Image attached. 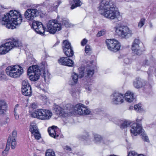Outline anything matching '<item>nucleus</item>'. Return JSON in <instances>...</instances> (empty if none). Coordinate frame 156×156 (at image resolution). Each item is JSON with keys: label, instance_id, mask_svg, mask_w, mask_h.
I'll return each instance as SVG.
<instances>
[{"label": "nucleus", "instance_id": "59", "mask_svg": "<svg viewBox=\"0 0 156 156\" xmlns=\"http://www.w3.org/2000/svg\"><path fill=\"white\" fill-rule=\"evenodd\" d=\"M59 17H60L59 16H58L57 17V19H59Z\"/></svg>", "mask_w": 156, "mask_h": 156}, {"label": "nucleus", "instance_id": "24", "mask_svg": "<svg viewBox=\"0 0 156 156\" xmlns=\"http://www.w3.org/2000/svg\"><path fill=\"white\" fill-rule=\"evenodd\" d=\"M69 3L72 4L71 9H73L77 7L80 6L83 4V3L80 0H70Z\"/></svg>", "mask_w": 156, "mask_h": 156}, {"label": "nucleus", "instance_id": "35", "mask_svg": "<svg viewBox=\"0 0 156 156\" xmlns=\"http://www.w3.org/2000/svg\"><path fill=\"white\" fill-rule=\"evenodd\" d=\"M81 112H83V114L81 115H85L89 114L90 113V110L87 108L86 106L83 104V106H82Z\"/></svg>", "mask_w": 156, "mask_h": 156}, {"label": "nucleus", "instance_id": "27", "mask_svg": "<svg viewBox=\"0 0 156 156\" xmlns=\"http://www.w3.org/2000/svg\"><path fill=\"white\" fill-rule=\"evenodd\" d=\"M41 74L42 75V77L44 78V80L46 82H48L50 79V74L48 72L45 70H41Z\"/></svg>", "mask_w": 156, "mask_h": 156}, {"label": "nucleus", "instance_id": "1", "mask_svg": "<svg viewBox=\"0 0 156 156\" xmlns=\"http://www.w3.org/2000/svg\"><path fill=\"white\" fill-rule=\"evenodd\" d=\"M22 16L20 13L16 10H10L2 18V23L9 29H13L16 26L20 25L22 22Z\"/></svg>", "mask_w": 156, "mask_h": 156}, {"label": "nucleus", "instance_id": "52", "mask_svg": "<svg viewBox=\"0 0 156 156\" xmlns=\"http://www.w3.org/2000/svg\"><path fill=\"white\" fill-rule=\"evenodd\" d=\"M149 26L150 28H152L153 27V26L151 22H150L149 23Z\"/></svg>", "mask_w": 156, "mask_h": 156}, {"label": "nucleus", "instance_id": "11", "mask_svg": "<svg viewBox=\"0 0 156 156\" xmlns=\"http://www.w3.org/2000/svg\"><path fill=\"white\" fill-rule=\"evenodd\" d=\"M110 97L113 104L120 105L124 101V95L119 92H114Z\"/></svg>", "mask_w": 156, "mask_h": 156}, {"label": "nucleus", "instance_id": "36", "mask_svg": "<svg viewBox=\"0 0 156 156\" xmlns=\"http://www.w3.org/2000/svg\"><path fill=\"white\" fill-rule=\"evenodd\" d=\"M131 122L129 121L125 120L122 122L120 126V128L122 129L126 128L131 124Z\"/></svg>", "mask_w": 156, "mask_h": 156}, {"label": "nucleus", "instance_id": "19", "mask_svg": "<svg viewBox=\"0 0 156 156\" xmlns=\"http://www.w3.org/2000/svg\"><path fill=\"white\" fill-rule=\"evenodd\" d=\"M48 131L49 135L54 138H57L61 133L60 130L57 127L54 126L48 128Z\"/></svg>", "mask_w": 156, "mask_h": 156}, {"label": "nucleus", "instance_id": "22", "mask_svg": "<svg viewBox=\"0 0 156 156\" xmlns=\"http://www.w3.org/2000/svg\"><path fill=\"white\" fill-rule=\"evenodd\" d=\"M146 84V81L140 78H136L133 83L134 87L137 89L145 86Z\"/></svg>", "mask_w": 156, "mask_h": 156}, {"label": "nucleus", "instance_id": "8", "mask_svg": "<svg viewBox=\"0 0 156 156\" xmlns=\"http://www.w3.org/2000/svg\"><path fill=\"white\" fill-rule=\"evenodd\" d=\"M116 34L123 38H128L131 36L133 33L131 30L126 26H116L114 28Z\"/></svg>", "mask_w": 156, "mask_h": 156}, {"label": "nucleus", "instance_id": "21", "mask_svg": "<svg viewBox=\"0 0 156 156\" xmlns=\"http://www.w3.org/2000/svg\"><path fill=\"white\" fill-rule=\"evenodd\" d=\"M54 110L57 114L62 116L64 117H66L68 116V113L72 112L70 110L69 112H66L62 108L60 107L58 105H55L53 107Z\"/></svg>", "mask_w": 156, "mask_h": 156}, {"label": "nucleus", "instance_id": "38", "mask_svg": "<svg viewBox=\"0 0 156 156\" xmlns=\"http://www.w3.org/2000/svg\"><path fill=\"white\" fill-rule=\"evenodd\" d=\"M45 156H55V152L52 149H48L46 152Z\"/></svg>", "mask_w": 156, "mask_h": 156}, {"label": "nucleus", "instance_id": "25", "mask_svg": "<svg viewBox=\"0 0 156 156\" xmlns=\"http://www.w3.org/2000/svg\"><path fill=\"white\" fill-rule=\"evenodd\" d=\"M124 97H125L126 101L129 102H131L135 99L134 97L133 94L130 91H127L125 94Z\"/></svg>", "mask_w": 156, "mask_h": 156}, {"label": "nucleus", "instance_id": "2", "mask_svg": "<svg viewBox=\"0 0 156 156\" xmlns=\"http://www.w3.org/2000/svg\"><path fill=\"white\" fill-rule=\"evenodd\" d=\"M22 44L18 40L14 39H9L5 43L0 46V55H4L14 47H19Z\"/></svg>", "mask_w": 156, "mask_h": 156}, {"label": "nucleus", "instance_id": "29", "mask_svg": "<svg viewBox=\"0 0 156 156\" xmlns=\"http://www.w3.org/2000/svg\"><path fill=\"white\" fill-rule=\"evenodd\" d=\"M83 106V104L79 103L76 105L73 108L74 111L76 113L80 115L83 114V112H81L82 106Z\"/></svg>", "mask_w": 156, "mask_h": 156}, {"label": "nucleus", "instance_id": "30", "mask_svg": "<svg viewBox=\"0 0 156 156\" xmlns=\"http://www.w3.org/2000/svg\"><path fill=\"white\" fill-rule=\"evenodd\" d=\"M7 106L5 102L4 101H0V115L4 113L5 111Z\"/></svg>", "mask_w": 156, "mask_h": 156}, {"label": "nucleus", "instance_id": "28", "mask_svg": "<svg viewBox=\"0 0 156 156\" xmlns=\"http://www.w3.org/2000/svg\"><path fill=\"white\" fill-rule=\"evenodd\" d=\"M22 94L26 96H30L31 94V87L28 86L27 87L22 88Z\"/></svg>", "mask_w": 156, "mask_h": 156}, {"label": "nucleus", "instance_id": "43", "mask_svg": "<svg viewBox=\"0 0 156 156\" xmlns=\"http://www.w3.org/2000/svg\"><path fill=\"white\" fill-rule=\"evenodd\" d=\"M28 86H30L27 80H23L22 82V88L27 87Z\"/></svg>", "mask_w": 156, "mask_h": 156}, {"label": "nucleus", "instance_id": "37", "mask_svg": "<svg viewBox=\"0 0 156 156\" xmlns=\"http://www.w3.org/2000/svg\"><path fill=\"white\" fill-rule=\"evenodd\" d=\"M62 22L63 25L66 27H68L70 26L69 20L67 18H63L62 19Z\"/></svg>", "mask_w": 156, "mask_h": 156}, {"label": "nucleus", "instance_id": "60", "mask_svg": "<svg viewBox=\"0 0 156 156\" xmlns=\"http://www.w3.org/2000/svg\"><path fill=\"white\" fill-rule=\"evenodd\" d=\"M58 44V43H55V45H54V46H55V45H57V44Z\"/></svg>", "mask_w": 156, "mask_h": 156}, {"label": "nucleus", "instance_id": "39", "mask_svg": "<svg viewBox=\"0 0 156 156\" xmlns=\"http://www.w3.org/2000/svg\"><path fill=\"white\" fill-rule=\"evenodd\" d=\"M85 88L89 91H91L92 89V85L90 82H86L85 83Z\"/></svg>", "mask_w": 156, "mask_h": 156}, {"label": "nucleus", "instance_id": "10", "mask_svg": "<svg viewBox=\"0 0 156 156\" xmlns=\"http://www.w3.org/2000/svg\"><path fill=\"white\" fill-rule=\"evenodd\" d=\"M61 30V24L58 23L55 20H51L49 21L47 24V28H45V31L52 34H54Z\"/></svg>", "mask_w": 156, "mask_h": 156}, {"label": "nucleus", "instance_id": "14", "mask_svg": "<svg viewBox=\"0 0 156 156\" xmlns=\"http://www.w3.org/2000/svg\"><path fill=\"white\" fill-rule=\"evenodd\" d=\"M120 44L115 39H108V49L114 52H116L120 48Z\"/></svg>", "mask_w": 156, "mask_h": 156}, {"label": "nucleus", "instance_id": "34", "mask_svg": "<svg viewBox=\"0 0 156 156\" xmlns=\"http://www.w3.org/2000/svg\"><path fill=\"white\" fill-rule=\"evenodd\" d=\"M21 109V108L19 106L18 104L16 105L14 110V114L15 119H18L19 118V115L17 113L18 112H20V110Z\"/></svg>", "mask_w": 156, "mask_h": 156}, {"label": "nucleus", "instance_id": "18", "mask_svg": "<svg viewBox=\"0 0 156 156\" xmlns=\"http://www.w3.org/2000/svg\"><path fill=\"white\" fill-rule=\"evenodd\" d=\"M107 0H102L99 7V12L104 16L105 17L107 18Z\"/></svg>", "mask_w": 156, "mask_h": 156}, {"label": "nucleus", "instance_id": "48", "mask_svg": "<svg viewBox=\"0 0 156 156\" xmlns=\"http://www.w3.org/2000/svg\"><path fill=\"white\" fill-rule=\"evenodd\" d=\"M87 40L85 38L83 39L81 41V44L82 46L85 45L87 42Z\"/></svg>", "mask_w": 156, "mask_h": 156}, {"label": "nucleus", "instance_id": "41", "mask_svg": "<svg viewBox=\"0 0 156 156\" xmlns=\"http://www.w3.org/2000/svg\"><path fill=\"white\" fill-rule=\"evenodd\" d=\"M145 19L144 18L141 19L138 24V27L139 28H141L144 24Z\"/></svg>", "mask_w": 156, "mask_h": 156}, {"label": "nucleus", "instance_id": "23", "mask_svg": "<svg viewBox=\"0 0 156 156\" xmlns=\"http://www.w3.org/2000/svg\"><path fill=\"white\" fill-rule=\"evenodd\" d=\"M94 137V141L95 143H105V141L106 140V136H101L96 133H93Z\"/></svg>", "mask_w": 156, "mask_h": 156}, {"label": "nucleus", "instance_id": "15", "mask_svg": "<svg viewBox=\"0 0 156 156\" xmlns=\"http://www.w3.org/2000/svg\"><path fill=\"white\" fill-rule=\"evenodd\" d=\"M32 28L38 34L44 35L45 28L41 22L38 21H34L32 23Z\"/></svg>", "mask_w": 156, "mask_h": 156}, {"label": "nucleus", "instance_id": "44", "mask_svg": "<svg viewBox=\"0 0 156 156\" xmlns=\"http://www.w3.org/2000/svg\"><path fill=\"white\" fill-rule=\"evenodd\" d=\"M106 33V32L104 30H102L99 31L97 34V37H100L101 36L104 35Z\"/></svg>", "mask_w": 156, "mask_h": 156}, {"label": "nucleus", "instance_id": "26", "mask_svg": "<svg viewBox=\"0 0 156 156\" xmlns=\"http://www.w3.org/2000/svg\"><path fill=\"white\" fill-rule=\"evenodd\" d=\"M78 75L74 73L72 74L71 78L69 80V85H73L76 84L78 81Z\"/></svg>", "mask_w": 156, "mask_h": 156}, {"label": "nucleus", "instance_id": "50", "mask_svg": "<svg viewBox=\"0 0 156 156\" xmlns=\"http://www.w3.org/2000/svg\"><path fill=\"white\" fill-rule=\"evenodd\" d=\"M64 149L66 151H70L71 150V148L67 146L65 147Z\"/></svg>", "mask_w": 156, "mask_h": 156}, {"label": "nucleus", "instance_id": "4", "mask_svg": "<svg viewBox=\"0 0 156 156\" xmlns=\"http://www.w3.org/2000/svg\"><path fill=\"white\" fill-rule=\"evenodd\" d=\"M31 116L43 120L50 119L52 116L51 111L46 109H38L33 112Z\"/></svg>", "mask_w": 156, "mask_h": 156}, {"label": "nucleus", "instance_id": "16", "mask_svg": "<svg viewBox=\"0 0 156 156\" xmlns=\"http://www.w3.org/2000/svg\"><path fill=\"white\" fill-rule=\"evenodd\" d=\"M30 131L32 135L34 136L36 140H39L41 138V134L40 133L36 124L33 122L30 123Z\"/></svg>", "mask_w": 156, "mask_h": 156}, {"label": "nucleus", "instance_id": "46", "mask_svg": "<svg viewBox=\"0 0 156 156\" xmlns=\"http://www.w3.org/2000/svg\"><path fill=\"white\" fill-rule=\"evenodd\" d=\"M137 154L134 151L129 152L128 156H137Z\"/></svg>", "mask_w": 156, "mask_h": 156}, {"label": "nucleus", "instance_id": "49", "mask_svg": "<svg viewBox=\"0 0 156 156\" xmlns=\"http://www.w3.org/2000/svg\"><path fill=\"white\" fill-rule=\"evenodd\" d=\"M1 68L0 67V78L2 77L4 78V72L2 70H1Z\"/></svg>", "mask_w": 156, "mask_h": 156}, {"label": "nucleus", "instance_id": "58", "mask_svg": "<svg viewBox=\"0 0 156 156\" xmlns=\"http://www.w3.org/2000/svg\"><path fill=\"white\" fill-rule=\"evenodd\" d=\"M155 76L156 77V69H155Z\"/></svg>", "mask_w": 156, "mask_h": 156}, {"label": "nucleus", "instance_id": "61", "mask_svg": "<svg viewBox=\"0 0 156 156\" xmlns=\"http://www.w3.org/2000/svg\"><path fill=\"white\" fill-rule=\"evenodd\" d=\"M34 156H37L36 154H34Z\"/></svg>", "mask_w": 156, "mask_h": 156}, {"label": "nucleus", "instance_id": "45", "mask_svg": "<svg viewBox=\"0 0 156 156\" xmlns=\"http://www.w3.org/2000/svg\"><path fill=\"white\" fill-rule=\"evenodd\" d=\"M140 105V104H139L135 105L134 107V109L136 110L137 111H140L141 109Z\"/></svg>", "mask_w": 156, "mask_h": 156}, {"label": "nucleus", "instance_id": "3", "mask_svg": "<svg viewBox=\"0 0 156 156\" xmlns=\"http://www.w3.org/2000/svg\"><path fill=\"white\" fill-rule=\"evenodd\" d=\"M108 19L112 20H114L115 22H116L121 20V17L119 12L116 8L114 2L112 0H109L108 3Z\"/></svg>", "mask_w": 156, "mask_h": 156}, {"label": "nucleus", "instance_id": "55", "mask_svg": "<svg viewBox=\"0 0 156 156\" xmlns=\"http://www.w3.org/2000/svg\"><path fill=\"white\" fill-rule=\"evenodd\" d=\"M83 139H84V140H87V138L86 137H83Z\"/></svg>", "mask_w": 156, "mask_h": 156}, {"label": "nucleus", "instance_id": "47", "mask_svg": "<svg viewBox=\"0 0 156 156\" xmlns=\"http://www.w3.org/2000/svg\"><path fill=\"white\" fill-rule=\"evenodd\" d=\"M124 61L125 64H128L131 62V60L129 58H126L124 59Z\"/></svg>", "mask_w": 156, "mask_h": 156}, {"label": "nucleus", "instance_id": "40", "mask_svg": "<svg viewBox=\"0 0 156 156\" xmlns=\"http://www.w3.org/2000/svg\"><path fill=\"white\" fill-rule=\"evenodd\" d=\"M91 51V48L89 44L86 45L85 48V53L89 55Z\"/></svg>", "mask_w": 156, "mask_h": 156}, {"label": "nucleus", "instance_id": "51", "mask_svg": "<svg viewBox=\"0 0 156 156\" xmlns=\"http://www.w3.org/2000/svg\"><path fill=\"white\" fill-rule=\"evenodd\" d=\"M143 64L144 66L148 65L149 64V62L148 60H145L144 61Z\"/></svg>", "mask_w": 156, "mask_h": 156}, {"label": "nucleus", "instance_id": "42", "mask_svg": "<svg viewBox=\"0 0 156 156\" xmlns=\"http://www.w3.org/2000/svg\"><path fill=\"white\" fill-rule=\"evenodd\" d=\"M29 107L30 108L34 109L37 108H38V105L35 103H33L30 104Z\"/></svg>", "mask_w": 156, "mask_h": 156}, {"label": "nucleus", "instance_id": "53", "mask_svg": "<svg viewBox=\"0 0 156 156\" xmlns=\"http://www.w3.org/2000/svg\"><path fill=\"white\" fill-rule=\"evenodd\" d=\"M137 156H145L142 154H137Z\"/></svg>", "mask_w": 156, "mask_h": 156}, {"label": "nucleus", "instance_id": "5", "mask_svg": "<svg viewBox=\"0 0 156 156\" xmlns=\"http://www.w3.org/2000/svg\"><path fill=\"white\" fill-rule=\"evenodd\" d=\"M130 132L132 136H136L139 134H140L142 139L144 141L149 142L148 137L146 136L141 124L137 123L133 124L131 126Z\"/></svg>", "mask_w": 156, "mask_h": 156}, {"label": "nucleus", "instance_id": "12", "mask_svg": "<svg viewBox=\"0 0 156 156\" xmlns=\"http://www.w3.org/2000/svg\"><path fill=\"white\" fill-rule=\"evenodd\" d=\"M62 2L61 0H46L43 4L50 11H53L56 9Z\"/></svg>", "mask_w": 156, "mask_h": 156}, {"label": "nucleus", "instance_id": "62", "mask_svg": "<svg viewBox=\"0 0 156 156\" xmlns=\"http://www.w3.org/2000/svg\"><path fill=\"white\" fill-rule=\"evenodd\" d=\"M46 98H45L44 99L45 100Z\"/></svg>", "mask_w": 156, "mask_h": 156}, {"label": "nucleus", "instance_id": "20", "mask_svg": "<svg viewBox=\"0 0 156 156\" xmlns=\"http://www.w3.org/2000/svg\"><path fill=\"white\" fill-rule=\"evenodd\" d=\"M58 63L62 65L66 66L69 67L73 66V61L67 57H61L58 60Z\"/></svg>", "mask_w": 156, "mask_h": 156}, {"label": "nucleus", "instance_id": "32", "mask_svg": "<svg viewBox=\"0 0 156 156\" xmlns=\"http://www.w3.org/2000/svg\"><path fill=\"white\" fill-rule=\"evenodd\" d=\"M94 72V70L93 69L87 68L84 74L83 75V76L85 75V76H87L89 77H90L92 76L93 75Z\"/></svg>", "mask_w": 156, "mask_h": 156}, {"label": "nucleus", "instance_id": "31", "mask_svg": "<svg viewBox=\"0 0 156 156\" xmlns=\"http://www.w3.org/2000/svg\"><path fill=\"white\" fill-rule=\"evenodd\" d=\"M62 47L63 51L67 50L69 48H72L70 43L67 40H64L63 41Z\"/></svg>", "mask_w": 156, "mask_h": 156}, {"label": "nucleus", "instance_id": "54", "mask_svg": "<svg viewBox=\"0 0 156 156\" xmlns=\"http://www.w3.org/2000/svg\"><path fill=\"white\" fill-rule=\"evenodd\" d=\"M141 121V120H139V119H136V121L137 122H139L140 121Z\"/></svg>", "mask_w": 156, "mask_h": 156}, {"label": "nucleus", "instance_id": "17", "mask_svg": "<svg viewBox=\"0 0 156 156\" xmlns=\"http://www.w3.org/2000/svg\"><path fill=\"white\" fill-rule=\"evenodd\" d=\"M140 43L139 40L136 39L133 42L131 47L133 52L137 55H140L142 53V51L141 50L139 45Z\"/></svg>", "mask_w": 156, "mask_h": 156}, {"label": "nucleus", "instance_id": "13", "mask_svg": "<svg viewBox=\"0 0 156 156\" xmlns=\"http://www.w3.org/2000/svg\"><path fill=\"white\" fill-rule=\"evenodd\" d=\"M41 11V10H38L36 9H29L26 10L24 15L27 20L31 21L37 16Z\"/></svg>", "mask_w": 156, "mask_h": 156}, {"label": "nucleus", "instance_id": "56", "mask_svg": "<svg viewBox=\"0 0 156 156\" xmlns=\"http://www.w3.org/2000/svg\"><path fill=\"white\" fill-rule=\"evenodd\" d=\"M105 42H106V43L107 45V39L106 40Z\"/></svg>", "mask_w": 156, "mask_h": 156}, {"label": "nucleus", "instance_id": "9", "mask_svg": "<svg viewBox=\"0 0 156 156\" xmlns=\"http://www.w3.org/2000/svg\"><path fill=\"white\" fill-rule=\"evenodd\" d=\"M41 71L37 65L29 67L27 70V74L30 80L31 81H36L39 78Z\"/></svg>", "mask_w": 156, "mask_h": 156}, {"label": "nucleus", "instance_id": "6", "mask_svg": "<svg viewBox=\"0 0 156 156\" xmlns=\"http://www.w3.org/2000/svg\"><path fill=\"white\" fill-rule=\"evenodd\" d=\"M6 73L9 76L16 78L20 77L23 73L22 67L18 65L9 66L5 69Z\"/></svg>", "mask_w": 156, "mask_h": 156}, {"label": "nucleus", "instance_id": "7", "mask_svg": "<svg viewBox=\"0 0 156 156\" xmlns=\"http://www.w3.org/2000/svg\"><path fill=\"white\" fill-rule=\"evenodd\" d=\"M17 137V133L16 130H14L12 133V135L9 136L6 146L5 149L2 152L3 156H7L8 154L10 146L12 149H14L16 146V139Z\"/></svg>", "mask_w": 156, "mask_h": 156}, {"label": "nucleus", "instance_id": "57", "mask_svg": "<svg viewBox=\"0 0 156 156\" xmlns=\"http://www.w3.org/2000/svg\"><path fill=\"white\" fill-rule=\"evenodd\" d=\"M42 91H43L44 92H45V90L44 89H42Z\"/></svg>", "mask_w": 156, "mask_h": 156}, {"label": "nucleus", "instance_id": "33", "mask_svg": "<svg viewBox=\"0 0 156 156\" xmlns=\"http://www.w3.org/2000/svg\"><path fill=\"white\" fill-rule=\"evenodd\" d=\"M65 55L68 57H71L73 56L74 52L73 48H69L67 50L63 51Z\"/></svg>", "mask_w": 156, "mask_h": 156}]
</instances>
